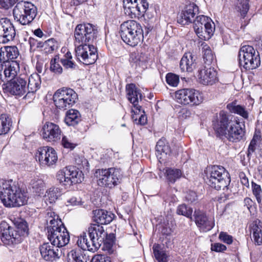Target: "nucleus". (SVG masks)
I'll return each instance as SVG.
<instances>
[{"label": "nucleus", "mask_w": 262, "mask_h": 262, "mask_svg": "<svg viewBox=\"0 0 262 262\" xmlns=\"http://www.w3.org/2000/svg\"><path fill=\"white\" fill-rule=\"evenodd\" d=\"M214 130L220 135L225 136L230 141L239 142L245 139V124L235 120L229 119V116L224 111H221L219 116L213 123Z\"/></svg>", "instance_id": "nucleus-1"}, {"label": "nucleus", "mask_w": 262, "mask_h": 262, "mask_svg": "<svg viewBox=\"0 0 262 262\" xmlns=\"http://www.w3.org/2000/svg\"><path fill=\"white\" fill-rule=\"evenodd\" d=\"M0 199L6 207H18L27 203L28 196L12 181H6L0 184Z\"/></svg>", "instance_id": "nucleus-2"}, {"label": "nucleus", "mask_w": 262, "mask_h": 262, "mask_svg": "<svg viewBox=\"0 0 262 262\" xmlns=\"http://www.w3.org/2000/svg\"><path fill=\"white\" fill-rule=\"evenodd\" d=\"M48 237L51 244L56 247H62L67 245L70 241L69 232L59 219L58 215L50 211L47 214Z\"/></svg>", "instance_id": "nucleus-3"}, {"label": "nucleus", "mask_w": 262, "mask_h": 262, "mask_svg": "<svg viewBox=\"0 0 262 262\" xmlns=\"http://www.w3.org/2000/svg\"><path fill=\"white\" fill-rule=\"evenodd\" d=\"M1 228V241L6 245L11 246L19 244L28 234L27 223L23 220L17 223L15 228L10 226L6 222H2Z\"/></svg>", "instance_id": "nucleus-4"}, {"label": "nucleus", "mask_w": 262, "mask_h": 262, "mask_svg": "<svg viewBox=\"0 0 262 262\" xmlns=\"http://www.w3.org/2000/svg\"><path fill=\"white\" fill-rule=\"evenodd\" d=\"M205 173L206 183L216 190H224L230 184L229 174L223 166L214 165L208 167Z\"/></svg>", "instance_id": "nucleus-5"}, {"label": "nucleus", "mask_w": 262, "mask_h": 262, "mask_svg": "<svg viewBox=\"0 0 262 262\" xmlns=\"http://www.w3.org/2000/svg\"><path fill=\"white\" fill-rule=\"evenodd\" d=\"M120 33L123 41L132 47L137 46L143 39L141 24L134 20L123 23L120 26Z\"/></svg>", "instance_id": "nucleus-6"}, {"label": "nucleus", "mask_w": 262, "mask_h": 262, "mask_svg": "<svg viewBox=\"0 0 262 262\" xmlns=\"http://www.w3.org/2000/svg\"><path fill=\"white\" fill-rule=\"evenodd\" d=\"M13 14L15 20L23 25H26L35 18L37 14V8L30 2L21 1L14 7Z\"/></svg>", "instance_id": "nucleus-7"}, {"label": "nucleus", "mask_w": 262, "mask_h": 262, "mask_svg": "<svg viewBox=\"0 0 262 262\" xmlns=\"http://www.w3.org/2000/svg\"><path fill=\"white\" fill-rule=\"evenodd\" d=\"M95 176L100 186L109 188L118 185L122 178L120 170L115 168L98 169L95 172Z\"/></svg>", "instance_id": "nucleus-8"}, {"label": "nucleus", "mask_w": 262, "mask_h": 262, "mask_svg": "<svg viewBox=\"0 0 262 262\" xmlns=\"http://www.w3.org/2000/svg\"><path fill=\"white\" fill-rule=\"evenodd\" d=\"M238 57L240 66L246 70L255 69L260 64L258 52L251 46L242 47L238 52Z\"/></svg>", "instance_id": "nucleus-9"}, {"label": "nucleus", "mask_w": 262, "mask_h": 262, "mask_svg": "<svg viewBox=\"0 0 262 262\" xmlns=\"http://www.w3.org/2000/svg\"><path fill=\"white\" fill-rule=\"evenodd\" d=\"M56 178L61 185L68 187L81 183L83 180V174L78 168L69 166L59 170Z\"/></svg>", "instance_id": "nucleus-10"}, {"label": "nucleus", "mask_w": 262, "mask_h": 262, "mask_svg": "<svg viewBox=\"0 0 262 262\" xmlns=\"http://www.w3.org/2000/svg\"><path fill=\"white\" fill-rule=\"evenodd\" d=\"M98 33L96 26L91 24L78 25L74 32L75 45L90 44L96 39Z\"/></svg>", "instance_id": "nucleus-11"}, {"label": "nucleus", "mask_w": 262, "mask_h": 262, "mask_svg": "<svg viewBox=\"0 0 262 262\" xmlns=\"http://www.w3.org/2000/svg\"><path fill=\"white\" fill-rule=\"evenodd\" d=\"M53 100L56 106L59 109L66 110L72 107L78 99V95L72 89L63 88L58 90L54 94Z\"/></svg>", "instance_id": "nucleus-12"}, {"label": "nucleus", "mask_w": 262, "mask_h": 262, "mask_svg": "<svg viewBox=\"0 0 262 262\" xmlns=\"http://www.w3.org/2000/svg\"><path fill=\"white\" fill-rule=\"evenodd\" d=\"M193 28L200 39L208 40L213 34L215 25L209 17L202 15L196 16L194 21Z\"/></svg>", "instance_id": "nucleus-13"}, {"label": "nucleus", "mask_w": 262, "mask_h": 262, "mask_svg": "<svg viewBox=\"0 0 262 262\" xmlns=\"http://www.w3.org/2000/svg\"><path fill=\"white\" fill-rule=\"evenodd\" d=\"M176 100L179 103L190 106L198 105L203 101L202 94L193 89H183L174 93Z\"/></svg>", "instance_id": "nucleus-14"}, {"label": "nucleus", "mask_w": 262, "mask_h": 262, "mask_svg": "<svg viewBox=\"0 0 262 262\" xmlns=\"http://www.w3.org/2000/svg\"><path fill=\"white\" fill-rule=\"evenodd\" d=\"M125 14L133 18H139L144 15L148 8L146 0H123Z\"/></svg>", "instance_id": "nucleus-15"}, {"label": "nucleus", "mask_w": 262, "mask_h": 262, "mask_svg": "<svg viewBox=\"0 0 262 262\" xmlns=\"http://www.w3.org/2000/svg\"><path fill=\"white\" fill-rule=\"evenodd\" d=\"M75 53L77 59L86 65L94 63L98 57L96 48L90 44L77 45Z\"/></svg>", "instance_id": "nucleus-16"}, {"label": "nucleus", "mask_w": 262, "mask_h": 262, "mask_svg": "<svg viewBox=\"0 0 262 262\" xmlns=\"http://www.w3.org/2000/svg\"><path fill=\"white\" fill-rule=\"evenodd\" d=\"M4 93L21 97L27 94V80L22 77L11 79L2 85Z\"/></svg>", "instance_id": "nucleus-17"}, {"label": "nucleus", "mask_w": 262, "mask_h": 262, "mask_svg": "<svg viewBox=\"0 0 262 262\" xmlns=\"http://www.w3.org/2000/svg\"><path fill=\"white\" fill-rule=\"evenodd\" d=\"M88 233L92 243L91 249L97 250L106 237L103 227L97 224H92L88 228Z\"/></svg>", "instance_id": "nucleus-18"}, {"label": "nucleus", "mask_w": 262, "mask_h": 262, "mask_svg": "<svg viewBox=\"0 0 262 262\" xmlns=\"http://www.w3.org/2000/svg\"><path fill=\"white\" fill-rule=\"evenodd\" d=\"M36 158L42 166H51L57 161V155L55 149L49 146L39 148L36 154Z\"/></svg>", "instance_id": "nucleus-19"}, {"label": "nucleus", "mask_w": 262, "mask_h": 262, "mask_svg": "<svg viewBox=\"0 0 262 262\" xmlns=\"http://www.w3.org/2000/svg\"><path fill=\"white\" fill-rule=\"evenodd\" d=\"M193 216L195 224L201 231L204 232L209 231L215 225L214 219L208 216L203 210L195 209Z\"/></svg>", "instance_id": "nucleus-20"}, {"label": "nucleus", "mask_w": 262, "mask_h": 262, "mask_svg": "<svg viewBox=\"0 0 262 262\" xmlns=\"http://www.w3.org/2000/svg\"><path fill=\"white\" fill-rule=\"evenodd\" d=\"M41 135L46 141L56 142L60 139L61 130L58 125L47 122L42 127Z\"/></svg>", "instance_id": "nucleus-21"}, {"label": "nucleus", "mask_w": 262, "mask_h": 262, "mask_svg": "<svg viewBox=\"0 0 262 262\" xmlns=\"http://www.w3.org/2000/svg\"><path fill=\"white\" fill-rule=\"evenodd\" d=\"M16 35L14 27L7 18L0 19V43H6L12 40Z\"/></svg>", "instance_id": "nucleus-22"}, {"label": "nucleus", "mask_w": 262, "mask_h": 262, "mask_svg": "<svg viewBox=\"0 0 262 262\" xmlns=\"http://www.w3.org/2000/svg\"><path fill=\"white\" fill-rule=\"evenodd\" d=\"M197 77L199 82L205 85H212L218 81L217 72L211 67H205L199 70Z\"/></svg>", "instance_id": "nucleus-23"}, {"label": "nucleus", "mask_w": 262, "mask_h": 262, "mask_svg": "<svg viewBox=\"0 0 262 262\" xmlns=\"http://www.w3.org/2000/svg\"><path fill=\"white\" fill-rule=\"evenodd\" d=\"M199 8L194 3H189L186 5L178 17V23L186 25L189 23H194V18L198 13Z\"/></svg>", "instance_id": "nucleus-24"}, {"label": "nucleus", "mask_w": 262, "mask_h": 262, "mask_svg": "<svg viewBox=\"0 0 262 262\" xmlns=\"http://www.w3.org/2000/svg\"><path fill=\"white\" fill-rule=\"evenodd\" d=\"M126 95L128 100L132 103L134 108L136 109V112L138 111L141 112V106L138 105L139 100H141L142 95L140 90L138 89L134 84H127L126 86Z\"/></svg>", "instance_id": "nucleus-25"}, {"label": "nucleus", "mask_w": 262, "mask_h": 262, "mask_svg": "<svg viewBox=\"0 0 262 262\" xmlns=\"http://www.w3.org/2000/svg\"><path fill=\"white\" fill-rule=\"evenodd\" d=\"M54 245L48 243L44 244L40 247V252L42 257L46 261H54L58 259V249L54 248Z\"/></svg>", "instance_id": "nucleus-26"}, {"label": "nucleus", "mask_w": 262, "mask_h": 262, "mask_svg": "<svg viewBox=\"0 0 262 262\" xmlns=\"http://www.w3.org/2000/svg\"><path fill=\"white\" fill-rule=\"evenodd\" d=\"M114 217L111 212L103 209L94 211V220L97 224L105 225L110 223Z\"/></svg>", "instance_id": "nucleus-27"}, {"label": "nucleus", "mask_w": 262, "mask_h": 262, "mask_svg": "<svg viewBox=\"0 0 262 262\" xmlns=\"http://www.w3.org/2000/svg\"><path fill=\"white\" fill-rule=\"evenodd\" d=\"M195 60L191 53H185L182 58L180 67L182 71H186L188 72H192L195 68L196 62Z\"/></svg>", "instance_id": "nucleus-28"}, {"label": "nucleus", "mask_w": 262, "mask_h": 262, "mask_svg": "<svg viewBox=\"0 0 262 262\" xmlns=\"http://www.w3.org/2000/svg\"><path fill=\"white\" fill-rule=\"evenodd\" d=\"M19 71V64L16 61H11L7 62L4 65V70L3 71L4 79L5 78H11V79L15 78V77L16 76Z\"/></svg>", "instance_id": "nucleus-29"}, {"label": "nucleus", "mask_w": 262, "mask_h": 262, "mask_svg": "<svg viewBox=\"0 0 262 262\" xmlns=\"http://www.w3.org/2000/svg\"><path fill=\"white\" fill-rule=\"evenodd\" d=\"M40 83V77L38 74L33 73L28 78L26 96L35 93L39 89Z\"/></svg>", "instance_id": "nucleus-30"}, {"label": "nucleus", "mask_w": 262, "mask_h": 262, "mask_svg": "<svg viewBox=\"0 0 262 262\" xmlns=\"http://www.w3.org/2000/svg\"><path fill=\"white\" fill-rule=\"evenodd\" d=\"M251 232L254 241L258 245H262V222L255 221L251 227Z\"/></svg>", "instance_id": "nucleus-31"}, {"label": "nucleus", "mask_w": 262, "mask_h": 262, "mask_svg": "<svg viewBox=\"0 0 262 262\" xmlns=\"http://www.w3.org/2000/svg\"><path fill=\"white\" fill-rule=\"evenodd\" d=\"M64 121L69 126L76 125L81 121L80 114L77 110H70L66 113Z\"/></svg>", "instance_id": "nucleus-32"}, {"label": "nucleus", "mask_w": 262, "mask_h": 262, "mask_svg": "<svg viewBox=\"0 0 262 262\" xmlns=\"http://www.w3.org/2000/svg\"><path fill=\"white\" fill-rule=\"evenodd\" d=\"M156 150L157 156L160 159H162V155L166 156L171 152V149L168 143L165 138H162L159 140L156 145Z\"/></svg>", "instance_id": "nucleus-33"}, {"label": "nucleus", "mask_w": 262, "mask_h": 262, "mask_svg": "<svg viewBox=\"0 0 262 262\" xmlns=\"http://www.w3.org/2000/svg\"><path fill=\"white\" fill-rule=\"evenodd\" d=\"M227 109L232 113L237 114L245 119L249 118V112L244 106L238 105L236 102H233L227 105Z\"/></svg>", "instance_id": "nucleus-34"}, {"label": "nucleus", "mask_w": 262, "mask_h": 262, "mask_svg": "<svg viewBox=\"0 0 262 262\" xmlns=\"http://www.w3.org/2000/svg\"><path fill=\"white\" fill-rule=\"evenodd\" d=\"M148 60L147 54L141 52H133L130 56V61L132 63L135 64L136 66H141L146 63Z\"/></svg>", "instance_id": "nucleus-35"}, {"label": "nucleus", "mask_w": 262, "mask_h": 262, "mask_svg": "<svg viewBox=\"0 0 262 262\" xmlns=\"http://www.w3.org/2000/svg\"><path fill=\"white\" fill-rule=\"evenodd\" d=\"M60 195L59 189L55 187L48 189L43 196V199L47 204L55 203Z\"/></svg>", "instance_id": "nucleus-36"}, {"label": "nucleus", "mask_w": 262, "mask_h": 262, "mask_svg": "<svg viewBox=\"0 0 262 262\" xmlns=\"http://www.w3.org/2000/svg\"><path fill=\"white\" fill-rule=\"evenodd\" d=\"M11 126V118L5 114L0 116V135L7 134Z\"/></svg>", "instance_id": "nucleus-37"}, {"label": "nucleus", "mask_w": 262, "mask_h": 262, "mask_svg": "<svg viewBox=\"0 0 262 262\" xmlns=\"http://www.w3.org/2000/svg\"><path fill=\"white\" fill-rule=\"evenodd\" d=\"M58 43L54 38H50L44 42H42L41 48H43L45 53H52L58 48Z\"/></svg>", "instance_id": "nucleus-38"}, {"label": "nucleus", "mask_w": 262, "mask_h": 262, "mask_svg": "<svg viewBox=\"0 0 262 262\" xmlns=\"http://www.w3.org/2000/svg\"><path fill=\"white\" fill-rule=\"evenodd\" d=\"M78 246L84 250H88L89 251L95 252L96 250H93L91 248L92 243L90 241H88L87 236L85 232H83L82 234L78 237L77 242Z\"/></svg>", "instance_id": "nucleus-39"}, {"label": "nucleus", "mask_w": 262, "mask_h": 262, "mask_svg": "<svg viewBox=\"0 0 262 262\" xmlns=\"http://www.w3.org/2000/svg\"><path fill=\"white\" fill-rule=\"evenodd\" d=\"M152 249L155 258L158 262L167 261V255L166 252L161 249L160 245L155 244Z\"/></svg>", "instance_id": "nucleus-40"}, {"label": "nucleus", "mask_w": 262, "mask_h": 262, "mask_svg": "<svg viewBox=\"0 0 262 262\" xmlns=\"http://www.w3.org/2000/svg\"><path fill=\"white\" fill-rule=\"evenodd\" d=\"M165 175L167 180L172 183H174L177 180L182 176V172L178 169L167 168L165 171Z\"/></svg>", "instance_id": "nucleus-41"}, {"label": "nucleus", "mask_w": 262, "mask_h": 262, "mask_svg": "<svg viewBox=\"0 0 262 262\" xmlns=\"http://www.w3.org/2000/svg\"><path fill=\"white\" fill-rule=\"evenodd\" d=\"M133 111L135 114L133 115L132 119L136 124L143 125L147 123V117L145 115V112L141 107L140 112L138 111L137 113L135 108L133 109Z\"/></svg>", "instance_id": "nucleus-42"}, {"label": "nucleus", "mask_w": 262, "mask_h": 262, "mask_svg": "<svg viewBox=\"0 0 262 262\" xmlns=\"http://www.w3.org/2000/svg\"><path fill=\"white\" fill-rule=\"evenodd\" d=\"M60 63L66 69L72 70L77 68V65L72 60V56L70 52H67L62 58H60Z\"/></svg>", "instance_id": "nucleus-43"}, {"label": "nucleus", "mask_w": 262, "mask_h": 262, "mask_svg": "<svg viewBox=\"0 0 262 262\" xmlns=\"http://www.w3.org/2000/svg\"><path fill=\"white\" fill-rule=\"evenodd\" d=\"M235 9L241 13V16L244 17L249 9L248 1L237 0Z\"/></svg>", "instance_id": "nucleus-44"}, {"label": "nucleus", "mask_w": 262, "mask_h": 262, "mask_svg": "<svg viewBox=\"0 0 262 262\" xmlns=\"http://www.w3.org/2000/svg\"><path fill=\"white\" fill-rule=\"evenodd\" d=\"M60 58L59 56L56 55L54 58L51 60L50 70L56 74H61L63 71V69L60 66Z\"/></svg>", "instance_id": "nucleus-45"}, {"label": "nucleus", "mask_w": 262, "mask_h": 262, "mask_svg": "<svg viewBox=\"0 0 262 262\" xmlns=\"http://www.w3.org/2000/svg\"><path fill=\"white\" fill-rule=\"evenodd\" d=\"M252 190L253 194L255 197L259 207H262V188L260 185L252 182Z\"/></svg>", "instance_id": "nucleus-46"}, {"label": "nucleus", "mask_w": 262, "mask_h": 262, "mask_svg": "<svg viewBox=\"0 0 262 262\" xmlns=\"http://www.w3.org/2000/svg\"><path fill=\"white\" fill-rule=\"evenodd\" d=\"M82 254L79 251L71 250L67 255L68 262H86L83 260Z\"/></svg>", "instance_id": "nucleus-47"}, {"label": "nucleus", "mask_w": 262, "mask_h": 262, "mask_svg": "<svg viewBox=\"0 0 262 262\" xmlns=\"http://www.w3.org/2000/svg\"><path fill=\"white\" fill-rule=\"evenodd\" d=\"M203 59L206 64H210L212 63L214 59L213 54L211 50L210 47L205 45L203 47Z\"/></svg>", "instance_id": "nucleus-48"}, {"label": "nucleus", "mask_w": 262, "mask_h": 262, "mask_svg": "<svg viewBox=\"0 0 262 262\" xmlns=\"http://www.w3.org/2000/svg\"><path fill=\"white\" fill-rule=\"evenodd\" d=\"M32 188L40 195L42 193V191L44 190L45 188V183L41 179H35L32 180L30 183Z\"/></svg>", "instance_id": "nucleus-49"}, {"label": "nucleus", "mask_w": 262, "mask_h": 262, "mask_svg": "<svg viewBox=\"0 0 262 262\" xmlns=\"http://www.w3.org/2000/svg\"><path fill=\"white\" fill-rule=\"evenodd\" d=\"M192 209L185 204L179 206L177 210V212L178 214L185 216L190 219H192Z\"/></svg>", "instance_id": "nucleus-50"}, {"label": "nucleus", "mask_w": 262, "mask_h": 262, "mask_svg": "<svg viewBox=\"0 0 262 262\" xmlns=\"http://www.w3.org/2000/svg\"><path fill=\"white\" fill-rule=\"evenodd\" d=\"M166 81L170 86H177L180 81L179 76L176 74L169 73L166 76Z\"/></svg>", "instance_id": "nucleus-51"}, {"label": "nucleus", "mask_w": 262, "mask_h": 262, "mask_svg": "<svg viewBox=\"0 0 262 262\" xmlns=\"http://www.w3.org/2000/svg\"><path fill=\"white\" fill-rule=\"evenodd\" d=\"M5 52H6L8 61L10 59H14L17 57L18 55V51L16 47H5Z\"/></svg>", "instance_id": "nucleus-52"}, {"label": "nucleus", "mask_w": 262, "mask_h": 262, "mask_svg": "<svg viewBox=\"0 0 262 262\" xmlns=\"http://www.w3.org/2000/svg\"><path fill=\"white\" fill-rule=\"evenodd\" d=\"M191 115L190 110L186 108H182L178 112L177 116L180 121H183L190 118Z\"/></svg>", "instance_id": "nucleus-53"}, {"label": "nucleus", "mask_w": 262, "mask_h": 262, "mask_svg": "<svg viewBox=\"0 0 262 262\" xmlns=\"http://www.w3.org/2000/svg\"><path fill=\"white\" fill-rule=\"evenodd\" d=\"M61 144L64 148L71 149H74L76 146V144L72 142L70 137L66 136L62 137Z\"/></svg>", "instance_id": "nucleus-54"}, {"label": "nucleus", "mask_w": 262, "mask_h": 262, "mask_svg": "<svg viewBox=\"0 0 262 262\" xmlns=\"http://www.w3.org/2000/svg\"><path fill=\"white\" fill-rule=\"evenodd\" d=\"M28 42L31 51H34L38 48H41L42 42L39 41L33 37H30Z\"/></svg>", "instance_id": "nucleus-55"}, {"label": "nucleus", "mask_w": 262, "mask_h": 262, "mask_svg": "<svg viewBox=\"0 0 262 262\" xmlns=\"http://www.w3.org/2000/svg\"><path fill=\"white\" fill-rule=\"evenodd\" d=\"M75 161L76 164L80 168L88 167V161L82 156H76L75 158Z\"/></svg>", "instance_id": "nucleus-56"}, {"label": "nucleus", "mask_w": 262, "mask_h": 262, "mask_svg": "<svg viewBox=\"0 0 262 262\" xmlns=\"http://www.w3.org/2000/svg\"><path fill=\"white\" fill-rule=\"evenodd\" d=\"M91 262H111L110 258L105 255L97 254L94 255Z\"/></svg>", "instance_id": "nucleus-57"}, {"label": "nucleus", "mask_w": 262, "mask_h": 262, "mask_svg": "<svg viewBox=\"0 0 262 262\" xmlns=\"http://www.w3.org/2000/svg\"><path fill=\"white\" fill-rule=\"evenodd\" d=\"M219 238L221 241L227 244H231L233 242L232 236L226 232H221L219 235Z\"/></svg>", "instance_id": "nucleus-58"}, {"label": "nucleus", "mask_w": 262, "mask_h": 262, "mask_svg": "<svg viewBox=\"0 0 262 262\" xmlns=\"http://www.w3.org/2000/svg\"><path fill=\"white\" fill-rule=\"evenodd\" d=\"M257 147V141L256 137L254 136L252 140L251 141L248 147V156L253 154L256 150Z\"/></svg>", "instance_id": "nucleus-59"}, {"label": "nucleus", "mask_w": 262, "mask_h": 262, "mask_svg": "<svg viewBox=\"0 0 262 262\" xmlns=\"http://www.w3.org/2000/svg\"><path fill=\"white\" fill-rule=\"evenodd\" d=\"M227 248L226 246L221 243H214L211 244V250L216 252H221L225 251Z\"/></svg>", "instance_id": "nucleus-60"}, {"label": "nucleus", "mask_w": 262, "mask_h": 262, "mask_svg": "<svg viewBox=\"0 0 262 262\" xmlns=\"http://www.w3.org/2000/svg\"><path fill=\"white\" fill-rule=\"evenodd\" d=\"M17 1V0H0V7L6 9H8Z\"/></svg>", "instance_id": "nucleus-61"}, {"label": "nucleus", "mask_w": 262, "mask_h": 262, "mask_svg": "<svg viewBox=\"0 0 262 262\" xmlns=\"http://www.w3.org/2000/svg\"><path fill=\"white\" fill-rule=\"evenodd\" d=\"M6 53L5 48H0V63H2L3 67L9 62Z\"/></svg>", "instance_id": "nucleus-62"}, {"label": "nucleus", "mask_w": 262, "mask_h": 262, "mask_svg": "<svg viewBox=\"0 0 262 262\" xmlns=\"http://www.w3.org/2000/svg\"><path fill=\"white\" fill-rule=\"evenodd\" d=\"M81 204V201L80 199H77L76 197L73 196L67 200L66 205L67 206H77Z\"/></svg>", "instance_id": "nucleus-63"}, {"label": "nucleus", "mask_w": 262, "mask_h": 262, "mask_svg": "<svg viewBox=\"0 0 262 262\" xmlns=\"http://www.w3.org/2000/svg\"><path fill=\"white\" fill-rule=\"evenodd\" d=\"M196 198H197L196 194L195 192L194 191H190L186 195V200L190 203H192V202H194L196 200Z\"/></svg>", "instance_id": "nucleus-64"}]
</instances>
